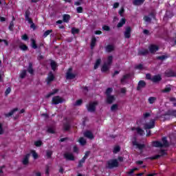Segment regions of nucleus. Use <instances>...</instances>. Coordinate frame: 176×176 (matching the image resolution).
I'll return each mask as SVG.
<instances>
[{
    "label": "nucleus",
    "mask_w": 176,
    "mask_h": 176,
    "mask_svg": "<svg viewBox=\"0 0 176 176\" xmlns=\"http://www.w3.org/2000/svg\"><path fill=\"white\" fill-rule=\"evenodd\" d=\"M113 60V57L112 56H109L107 58V60L104 62V64L102 65L101 71L102 72H107V71L109 70L111 67V64H112V60Z\"/></svg>",
    "instance_id": "obj_1"
},
{
    "label": "nucleus",
    "mask_w": 176,
    "mask_h": 176,
    "mask_svg": "<svg viewBox=\"0 0 176 176\" xmlns=\"http://www.w3.org/2000/svg\"><path fill=\"white\" fill-rule=\"evenodd\" d=\"M153 146L155 148H162L163 146H168V142H167V138H162V143L161 142H153Z\"/></svg>",
    "instance_id": "obj_2"
},
{
    "label": "nucleus",
    "mask_w": 176,
    "mask_h": 176,
    "mask_svg": "<svg viewBox=\"0 0 176 176\" xmlns=\"http://www.w3.org/2000/svg\"><path fill=\"white\" fill-rule=\"evenodd\" d=\"M132 144H133V146H135L136 148H138V149H140V151H142V149H144V148H145V144H139L135 138H133L132 139Z\"/></svg>",
    "instance_id": "obj_3"
},
{
    "label": "nucleus",
    "mask_w": 176,
    "mask_h": 176,
    "mask_svg": "<svg viewBox=\"0 0 176 176\" xmlns=\"http://www.w3.org/2000/svg\"><path fill=\"white\" fill-rule=\"evenodd\" d=\"M76 74L72 72V68H69L66 73V79H75Z\"/></svg>",
    "instance_id": "obj_4"
},
{
    "label": "nucleus",
    "mask_w": 176,
    "mask_h": 176,
    "mask_svg": "<svg viewBox=\"0 0 176 176\" xmlns=\"http://www.w3.org/2000/svg\"><path fill=\"white\" fill-rule=\"evenodd\" d=\"M97 102H90L88 106H87L89 112H94L96 111V107H97Z\"/></svg>",
    "instance_id": "obj_5"
},
{
    "label": "nucleus",
    "mask_w": 176,
    "mask_h": 176,
    "mask_svg": "<svg viewBox=\"0 0 176 176\" xmlns=\"http://www.w3.org/2000/svg\"><path fill=\"white\" fill-rule=\"evenodd\" d=\"M119 166V162L117 160H111L108 162L109 168H113V167H118Z\"/></svg>",
    "instance_id": "obj_6"
},
{
    "label": "nucleus",
    "mask_w": 176,
    "mask_h": 176,
    "mask_svg": "<svg viewBox=\"0 0 176 176\" xmlns=\"http://www.w3.org/2000/svg\"><path fill=\"white\" fill-rule=\"evenodd\" d=\"M63 101H64V100L62 99V98L60 96H54L52 98V104L54 105H57L58 104H61V102H63Z\"/></svg>",
    "instance_id": "obj_7"
},
{
    "label": "nucleus",
    "mask_w": 176,
    "mask_h": 176,
    "mask_svg": "<svg viewBox=\"0 0 176 176\" xmlns=\"http://www.w3.org/2000/svg\"><path fill=\"white\" fill-rule=\"evenodd\" d=\"M155 127V120L152 119L150 120L149 122H147L144 124V129L145 130H148L149 129H153Z\"/></svg>",
    "instance_id": "obj_8"
},
{
    "label": "nucleus",
    "mask_w": 176,
    "mask_h": 176,
    "mask_svg": "<svg viewBox=\"0 0 176 176\" xmlns=\"http://www.w3.org/2000/svg\"><path fill=\"white\" fill-rule=\"evenodd\" d=\"M124 38L129 39L130 36H131V28L127 27L125 29V32H124Z\"/></svg>",
    "instance_id": "obj_9"
},
{
    "label": "nucleus",
    "mask_w": 176,
    "mask_h": 176,
    "mask_svg": "<svg viewBox=\"0 0 176 176\" xmlns=\"http://www.w3.org/2000/svg\"><path fill=\"white\" fill-rule=\"evenodd\" d=\"M64 157H65L67 160H75V157L72 153L66 152L64 155Z\"/></svg>",
    "instance_id": "obj_10"
},
{
    "label": "nucleus",
    "mask_w": 176,
    "mask_h": 176,
    "mask_svg": "<svg viewBox=\"0 0 176 176\" xmlns=\"http://www.w3.org/2000/svg\"><path fill=\"white\" fill-rule=\"evenodd\" d=\"M116 100V98L113 95H109L107 96V104H112L113 101Z\"/></svg>",
    "instance_id": "obj_11"
},
{
    "label": "nucleus",
    "mask_w": 176,
    "mask_h": 176,
    "mask_svg": "<svg viewBox=\"0 0 176 176\" xmlns=\"http://www.w3.org/2000/svg\"><path fill=\"white\" fill-rule=\"evenodd\" d=\"M159 50V47L156 45H151L149 47V52L151 53H156Z\"/></svg>",
    "instance_id": "obj_12"
},
{
    "label": "nucleus",
    "mask_w": 176,
    "mask_h": 176,
    "mask_svg": "<svg viewBox=\"0 0 176 176\" xmlns=\"http://www.w3.org/2000/svg\"><path fill=\"white\" fill-rule=\"evenodd\" d=\"M30 162V154L25 155L22 160V163L24 166H27Z\"/></svg>",
    "instance_id": "obj_13"
},
{
    "label": "nucleus",
    "mask_w": 176,
    "mask_h": 176,
    "mask_svg": "<svg viewBox=\"0 0 176 176\" xmlns=\"http://www.w3.org/2000/svg\"><path fill=\"white\" fill-rule=\"evenodd\" d=\"M146 86V82L144 80H140L138 82L137 90H141V89H144Z\"/></svg>",
    "instance_id": "obj_14"
},
{
    "label": "nucleus",
    "mask_w": 176,
    "mask_h": 176,
    "mask_svg": "<svg viewBox=\"0 0 176 176\" xmlns=\"http://www.w3.org/2000/svg\"><path fill=\"white\" fill-rule=\"evenodd\" d=\"M84 136L87 137V138H89V140H93L94 138V135L90 131H87L84 133Z\"/></svg>",
    "instance_id": "obj_15"
},
{
    "label": "nucleus",
    "mask_w": 176,
    "mask_h": 176,
    "mask_svg": "<svg viewBox=\"0 0 176 176\" xmlns=\"http://www.w3.org/2000/svg\"><path fill=\"white\" fill-rule=\"evenodd\" d=\"M54 80V75L53 74V73L50 72L48 74L47 78V85H49V83H50V82H53Z\"/></svg>",
    "instance_id": "obj_16"
},
{
    "label": "nucleus",
    "mask_w": 176,
    "mask_h": 176,
    "mask_svg": "<svg viewBox=\"0 0 176 176\" xmlns=\"http://www.w3.org/2000/svg\"><path fill=\"white\" fill-rule=\"evenodd\" d=\"M151 80L154 82H160V80H162V76H160V75L154 76L151 78Z\"/></svg>",
    "instance_id": "obj_17"
},
{
    "label": "nucleus",
    "mask_w": 176,
    "mask_h": 176,
    "mask_svg": "<svg viewBox=\"0 0 176 176\" xmlns=\"http://www.w3.org/2000/svg\"><path fill=\"white\" fill-rule=\"evenodd\" d=\"M119 109V105L118 104H114L111 107V112H116Z\"/></svg>",
    "instance_id": "obj_18"
},
{
    "label": "nucleus",
    "mask_w": 176,
    "mask_h": 176,
    "mask_svg": "<svg viewBox=\"0 0 176 176\" xmlns=\"http://www.w3.org/2000/svg\"><path fill=\"white\" fill-rule=\"evenodd\" d=\"M107 52H113V50H115V45H109L106 47Z\"/></svg>",
    "instance_id": "obj_19"
},
{
    "label": "nucleus",
    "mask_w": 176,
    "mask_h": 176,
    "mask_svg": "<svg viewBox=\"0 0 176 176\" xmlns=\"http://www.w3.org/2000/svg\"><path fill=\"white\" fill-rule=\"evenodd\" d=\"M133 131L135 130L140 135H143L144 134V130H142L141 128H133Z\"/></svg>",
    "instance_id": "obj_20"
},
{
    "label": "nucleus",
    "mask_w": 176,
    "mask_h": 176,
    "mask_svg": "<svg viewBox=\"0 0 176 176\" xmlns=\"http://www.w3.org/2000/svg\"><path fill=\"white\" fill-rule=\"evenodd\" d=\"M171 85H167L164 89L162 90V93H170L171 91Z\"/></svg>",
    "instance_id": "obj_21"
},
{
    "label": "nucleus",
    "mask_w": 176,
    "mask_h": 176,
    "mask_svg": "<svg viewBox=\"0 0 176 176\" xmlns=\"http://www.w3.org/2000/svg\"><path fill=\"white\" fill-rule=\"evenodd\" d=\"M70 19H71V16H69V14H64L63 15V22L64 23H68Z\"/></svg>",
    "instance_id": "obj_22"
},
{
    "label": "nucleus",
    "mask_w": 176,
    "mask_h": 176,
    "mask_svg": "<svg viewBox=\"0 0 176 176\" xmlns=\"http://www.w3.org/2000/svg\"><path fill=\"white\" fill-rule=\"evenodd\" d=\"M164 155H166V151H164V150H162L161 151V155H157L155 156H153L151 157V159L153 160L155 159H159V157H160V156H163Z\"/></svg>",
    "instance_id": "obj_23"
},
{
    "label": "nucleus",
    "mask_w": 176,
    "mask_h": 176,
    "mask_svg": "<svg viewBox=\"0 0 176 176\" xmlns=\"http://www.w3.org/2000/svg\"><path fill=\"white\" fill-rule=\"evenodd\" d=\"M124 24H126V19L122 18L121 19V21H120V23H118V24L117 25V27L118 28H120V27H123V25H124Z\"/></svg>",
    "instance_id": "obj_24"
},
{
    "label": "nucleus",
    "mask_w": 176,
    "mask_h": 176,
    "mask_svg": "<svg viewBox=\"0 0 176 176\" xmlns=\"http://www.w3.org/2000/svg\"><path fill=\"white\" fill-rule=\"evenodd\" d=\"M96 42H97V39H96V37H92L91 41V49H94L96 46Z\"/></svg>",
    "instance_id": "obj_25"
},
{
    "label": "nucleus",
    "mask_w": 176,
    "mask_h": 176,
    "mask_svg": "<svg viewBox=\"0 0 176 176\" xmlns=\"http://www.w3.org/2000/svg\"><path fill=\"white\" fill-rule=\"evenodd\" d=\"M51 67L53 71H56V69L57 68V63H56L54 60H51Z\"/></svg>",
    "instance_id": "obj_26"
},
{
    "label": "nucleus",
    "mask_w": 176,
    "mask_h": 176,
    "mask_svg": "<svg viewBox=\"0 0 176 176\" xmlns=\"http://www.w3.org/2000/svg\"><path fill=\"white\" fill-rule=\"evenodd\" d=\"M165 74H166V76H168V77L175 76V73H174V72L171 70L166 72Z\"/></svg>",
    "instance_id": "obj_27"
},
{
    "label": "nucleus",
    "mask_w": 176,
    "mask_h": 176,
    "mask_svg": "<svg viewBox=\"0 0 176 176\" xmlns=\"http://www.w3.org/2000/svg\"><path fill=\"white\" fill-rule=\"evenodd\" d=\"M129 78H130V74L124 75V76L121 78V83H124V82H126V80H127V79H129Z\"/></svg>",
    "instance_id": "obj_28"
},
{
    "label": "nucleus",
    "mask_w": 176,
    "mask_h": 176,
    "mask_svg": "<svg viewBox=\"0 0 176 176\" xmlns=\"http://www.w3.org/2000/svg\"><path fill=\"white\" fill-rule=\"evenodd\" d=\"M28 72L31 75H32L34 74V69H32V63H29V67H28Z\"/></svg>",
    "instance_id": "obj_29"
},
{
    "label": "nucleus",
    "mask_w": 176,
    "mask_h": 176,
    "mask_svg": "<svg viewBox=\"0 0 176 176\" xmlns=\"http://www.w3.org/2000/svg\"><path fill=\"white\" fill-rule=\"evenodd\" d=\"M156 100H157L156 97H150L148 98V101L149 104H154V102H156Z\"/></svg>",
    "instance_id": "obj_30"
},
{
    "label": "nucleus",
    "mask_w": 176,
    "mask_h": 176,
    "mask_svg": "<svg viewBox=\"0 0 176 176\" xmlns=\"http://www.w3.org/2000/svg\"><path fill=\"white\" fill-rule=\"evenodd\" d=\"M78 142L80 144V145H86V139L84 138H80L78 140Z\"/></svg>",
    "instance_id": "obj_31"
},
{
    "label": "nucleus",
    "mask_w": 176,
    "mask_h": 176,
    "mask_svg": "<svg viewBox=\"0 0 176 176\" xmlns=\"http://www.w3.org/2000/svg\"><path fill=\"white\" fill-rule=\"evenodd\" d=\"M31 42H32V47L33 49H37L38 46H36V42L35 41V40L32 38Z\"/></svg>",
    "instance_id": "obj_32"
},
{
    "label": "nucleus",
    "mask_w": 176,
    "mask_h": 176,
    "mask_svg": "<svg viewBox=\"0 0 176 176\" xmlns=\"http://www.w3.org/2000/svg\"><path fill=\"white\" fill-rule=\"evenodd\" d=\"M145 0H134V5H142Z\"/></svg>",
    "instance_id": "obj_33"
},
{
    "label": "nucleus",
    "mask_w": 176,
    "mask_h": 176,
    "mask_svg": "<svg viewBox=\"0 0 176 176\" xmlns=\"http://www.w3.org/2000/svg\"><path fill=\"white\" fill-rule=\"evenodd\" d=\"M100 64H101V59H98L94 65V69H97Z\"/></svg>",
    "instance_id": "obj_34"
},
{
    "label": "nucleus",
    "mask_w": 176,
    "mask_h": 176,
    "mask_svg": "<svg viewBox=\"0 0 176 176\" xmlns=\"http://www.w3.org/2000/svg\"><path fill=\"white\" fill-rule=\"evenodd\" d=\"M32 153V156L34 157V159L36 160L38 157V153H36V152H35V151H31Z\"/></svg>",
    "instance_id": "obj_35"
},
{
    "label": "nucleus",
    "mask_w": 176,
    "mask_h": 176,
    "mask_svg": "<svg viewBox=\"0 0 176 176\" xmlns=\"http://www.w3.org/2000/svg\"><path fill=\"white\" fill-rule=\"evenodd\" d=\"M112 91H113V89L112 88H108L107 90H106V96H111V93H112Z\"/></svg>",
    "instance_id": "obj_36"
},
{
    "label": "nucleus",
    "mask_w": 176,
    "mask_h": 176,
    "mask_svg": "<svg viewBox=\"0 0 176 176\" xmlns=\"http://www.w3.org/2000/svg\"><path fill=\"white\" fill-rule=\"evenodd\" d=\"M85 162H86V157H83L82 158V160L79 162V164H78V167H82V164H83V163H85Z\"/></svg>",
    "instance_id": "obj_37"
},
{
    "label": "nucleus",
    "mask_w": 176,
    "mask_h": 176,
    "mask_svg": "<svg viewBox=\"0 0 176 176\" xmlns=\"http://www.w3.org/2000/svg\"><path fill=\"white\" fill-rule=\"evenodd\" d=\"M120 151V146H116L113 150V152L114 153H118V152H119Z\"/></svg>",
    "instance_id": "obj_38"
},
{
    "label": "nucleus",
    "mask_w": 176,
    "mask_h": 176,
    "mask_svg": "<svg viewBox=\"0 0 176 176\" xmlns=\"http://www.w3.org/2000/svg\"><path fill=\"white\" fill-rule=\"evenodd\" d=\"M25 75H27V72L25 70H23L21 72L20 78H21L23 79V78H25Z\"/></svg>",
    "instance_id": "obj_39"
},
{
    "label": "nucleus",
    "mask_w": 176,
    "mask_h": 176,
    "mask_svg": "<svg viewBox=\"0 0 176 176\" xmlns=\"http://www.w3.org/2000/svg\"><path fill=\"white\" fill-rule=\"evenodd\" d=\"M82 102H83V100H82V99H79L76 100L74 105H76V107H79V105H82Z\"/></svg>",
    "instance_id": "obj_40"
},
{
    "label": "nucleus",
    "mask_w": 176,
    "mask_h": 176,
    "mask_svg": "<svg viewBox=\"0 0 176 176\" xmlns=\"http://www.w3.org/2000/svg\"><path fill=\"white\" fill-rule=\"evenodd\" d=\"M47 132L51 133V134L54 133V126H50L47 129Z\"/></svg>",
    "instance_id": "obj_41"
},
{
    "label": "nucleus",
    "mask_w": 176,
    "mask_h": 176,
    "mask_svg": "<svg viewBox=\"0 0 176 176\" xmlns=\"http://www.w3.org/2000/svg\"><path fill=\"white\" fill-rule=\"evenodd\" d=\"M19 47L21 50H27V49H28V47H27V45H24V44H21L19 45Z\"/></svg>",
    "instance_id": "obj_42"
},
{
    "label": "nucleus",
    "mask_w": 176,
    "mask_h": 176,
    "mask_svg": "<svg viewBox=\"0 0 176 176\" xmlns=\"http://www.w3.org/2000/svg\"><path fill=\"white\" fill-rule=\"evenodd\" d=\"M57 91H58V89H54L52 92L50 93L47 97L49 98L51 96H54V94H56V93H57Z\"/></svg>",
    "instance_id": "obj_43"
},
{
    "label": "nucleus",
    "mask_w": 176,
    "mask_h": 176,
    "mask_svg": "<svg viewBox=\"0 0 176 176\" xmlns=\"http://www.w3.org/2000/svg\"><path fill=\"white\" fill-rule=\"evenodd\" d=\"M18 109H14L12 111H11L8 114H7V116H12L14 113V112H17Z\"/></svg>",
    "instance_id": "obj_44"
},
{
    "label": "nucleus",
    "mask_w": 176,
    "mask_h": 176,
    "mask_svg": "<svg viewBox=\"0 0 176 176\" xmlns=\"http://www.w3.org/2000/svg\"><path fill=\"white\" fill-rule=\"evenodd\" d=\"M72 34H78L79 33V29H76V28H73L72 29Z\"/></svg>",
    "instance_id": "obj_45"
},
{
    "label": "nucleus",
    "mask_w": 176,
    "mask_h": 176,
    "mask_svg": "<svg viewBox=\"0 0 176 176\" xmlns=\"http://www.w3.org/2000/svg\"><path fill=\"white\" fill-rule=\"evenodd\" d=\"M51 32H52V30L45 31L43 34L44 38H46V36H47V35H50Z\"/></svg>",
    "instance_id": "obj_46"
},
{
    "label": "nucleus",
    "mask_w": 176,
    "mask_h": 176,
    "mask_svg": "<svg viewBox=\"0 0 176 176\" xmlns=\"http://www.w3.org/2000/svg\"><path fill=\"white\" fill-rule=\"evenodd\" d=\"M34 145L36 146H41V145H42V142L41 140H38L34 142Z\"/></svg>",
    "instance_id": "obj_47"
},
{
    "label": "nucleus",
    "mask_w": 176,
    "mask_h": 176,
    "mask_svg": "<svg viewBox=\"0 0 176 176\" xmlns=\"http://www.w3.org/2000/svg\"><path fill=\"white\" fill-rule=\"evenodd\" d=\"M144 20L146 22V23H149L151 22V17L146 16L144 17Z\"/></svg>",
    "instance_id": "obj_48"
},
{
    "label": "nucleus",
    "mask_w": 176,
    "mask_h": 176,
    "mask_svg": "<svg viewBox=\"0 0 176 176\" xmlns=\"http://www.w3.org/2000/svg\"><path fill=\"white\" fill-rule=\"evenodd\" d=\"M77 13H82L83 12V8L82 7H78L76 8Z\"/></svg>",
    "instance_id": "obj_49"
},
{
    "label": "nucleus",
    "mask_w": 176,
    "mask_h": 176,
    "mask_svg": "<svg viewBox=\"0 0 176 176\" xmlns=\"http://www.w3.org/2000/svg\"><path fill=\"white\" fill-rule=\"evenodd\" d=\"M137 170H138V168H133L132 169H131L129 172V174L131 175L133 174V173H134L135 171H136Z\"/></svg>",
    "instance_id": "obj_50"
},
{
    "label": "nucleus",
    "mask_w": 176,
    "mask_h": 176,
    "mask_svg": "<svg viewBox=\"0 0 176 176\" xmlns=\"http://www.w3.org/2000/svg\"><path fill=\"white\" fill-rule=\"evenodd\" d=\"M13 27H14V23H13V21H11L10 23L9 30L12 31L13 30Z\"/></svg>",
    "instance_id": "obj_51"
},
{
    "label": "nucleus",
    "mask_w": 176,
    "mask_h": 176,
    "mask_svg": "<svg viewBox=\"0 0 176 176\" xmlns=\"http://www.w3.org/2000/svg\"><path fill=\"white\" fill-rule=\"evenodd\" d=\"M149 116H151V113H144L143 114V118L144 119H146V118H149Z\"/></svg>",
    "instance_id": "obj_52"
},
{
    "label": "nucleus",
    "mask_w": 176,
    "mask_h": 176,
    "mask_svg": "<svg viewBox=\"0 0 176 176\" xmlns=\"http://www.w3.org/2000/svg\"><path fill=\"white\" fill-rule=\"evenodd\" d=\"M148 53V50H142L140 51V54H147Z\"/></svg>",
    "instance_id": "obj_53"
},
{
    "label": "nucleus",
    "mask_w": 176,
    "mask_h": 176,
    "mask_svg": "<svg viewBox=\"0 0 176 176\" xmlns=\"http://www.w3.org/2000/svg\"><path fill=\"white\" fill-rule=\"evenodd\" d=\"M142 68H144V66L142 65V64H140L135 66L136 69H142Z\"/></svg>",
    "instance_id": "obj_54"
},
{
    "label": "nucleus",
    "mask_w": 176,
    "mask_h": 176,
    "mask_svg": "<svg viewBox=\"0 0 176 176\" xmlns=\"http://www.w3.org/2000/svg\"><path fill=\"white\" fill-rule=\"evenodd\" d=\"M166 58H167V56H166L165 55H162L161 56L157 57L158 60H166Z\"/></svg>",
    "instance_id": "obj_55"
},
{
    "label": "nucleus",
    "mask_w": 176,
    "mask_h": 176,
    "mask_svg": "<svg viewBox=\"0 0 176 176\" xmlns=\"http://www.w3.org/2000/svg\"><path fill=\"white\" fill-rule=\"evenodd\" d=\"M46 153H47V157H50V156H52L53 153L52 152V151H47Z\"/></svg>",
    "instance_id": "obj_56"
},
{
    "label": "nucleus",
    "mask_w": 176,
    "mask_h": 176,
    "mask_svg": "<svg viewBox=\"0 0 176 176\" xmlns=\"http://www.w3.org/2000/svg\"><path fill=\"white\" fill-rule=\"evenodd\" d=\"M10 91H12V89H10V87H8L5 92L6 96H8V94H10Z\"/></svg>",
    "instance_id": "obj_57"
},
{
    "label": "nucleus",
    "mask_w": 176,
    "mask_h": 176,
    "mask_svg": "<svg viewBox=\"0 0 176 176\" xmlns=\"http://www.w3.org/2000/svg\"><path fill=\"white\" fill-rule=\"evenodd\" d=\"M102 30H104V31H109V26L108 25H104L102 27Z\"/></svg>",
    "instance_id": "obj_58"
},
{
    "label": "nucleus",
    "mask_w": 176,
    "mask_h": 176,
    "mask_svg": "<svg viewBox=\"0 0 176 176\" xmlns=\"http://www.w3.org/2000/svg\"><path fill=\"white\" fill-rule=\"evenodd\" d=\"M1 42H3V45H5L6 46H8V41L6 40L0 39V43Z\"/></svg>",
    "instance_id": "obj_59"
},
{
    "label": "nucleus",
    "mask_w": 176,
    "mask_h": 176,
    "mask_svg": "<svg viewBox=\"0 0 176 176\" xmlns=\"http://www.w3.org/2000/svg\"><path fill=\"white\" fill-rule=\"evenodd\" d=\"M124 12V8H122L120 11H119V14H120V16H123V13Z\"/></svg>",
    "instance_id": "obj_60"
},
{
    "label": "nucleus",
    "mask_w": 176,
    "mask_h": 176,
    "mask_svg": "<svg viewBox=\"0 0 176 176\" xmlns=\"http://www.w3.org/2000/svg\"><path fill=\"white\" fill-rule=\"evenodd\" d=\"M64 129L65 130H69V124H65V125H64Z\"/></svg>",
    "instance_id": "obj_61"
},
{
    "label": "nucleus",
    "mask_w": 176,
    "mask_h": 176,
    "mask_svg": "<svg viewBox=\"0 0 176 176\" xmlns=\"http://www.w3.org/2000/svg\"><path fill=\"white\" fill-rule=\"evenodd\" d=\"M31 14V12H30V10H27L25 12V18L26 17H30V14Z\"/></svg>",
    "instance_id": "obj_62"
},
{
    "label": "nucleus",
    "mask_w": 176,
    "mask_h": 176,
    "mask_svg": "<svg viewBox=\"0 0 176 176\" xmlns=\"http://www.w3.org/2000/svg\"><path fill=\"white\" fill-rule=\"evenodd\" d=\"M25 20H26L27 21H28V23H29L30 24H32V20H31V19H30V16L26 17V18H25Z\"/></svg>",
    "instance_id": "obj_63"
},
{
    "label": "nucleus",
    "mask_w": 176,
    "mask_h": 176,
    "mask_svg": "<svg viewBox=\"0 0 176 176\" xmlns=\"http://www.w3.org/2000/svg\"><path fill=\"white\" fill-rule=\"evenodd\" d=\"M22 39L23 41H27V39H28V36H27V34H24L22 36Z\"/></svg>",
    "instance_id": "obj_64"
}]
</instances>
